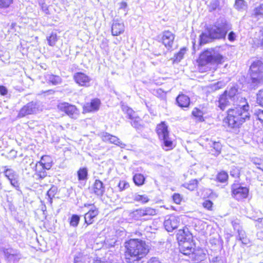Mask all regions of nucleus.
I'll return each instance as SVG.
<instances>
[{"label":"nucleus","instance_id":"nucleus-32","mask_svg":"<svg viewBox=\"0 0 263 263\" xmlns=\"http://www.w3.org/2000/svg\"><path fill=\"white\" fill-rule=\"evenodd\" d=\"M78 179L79 181H86L88 179V169L85 167L79 168L77 171Z\"/></svg>","mask_w":263,"mask_h":263},{"label":"nucleus","instance_id":"nucleus-22","mask_svg":"<svg viewBox=\"0 0 263 263\" xmlns=\"http://www.w3.org/2000/svg\"><path fill=\"white\" fill-rule=\"evenodd\" d=\"M58 193V187L52 185L50 188L47 191L44 199L40 197L41 201L43 203H47L51 205L52 204V199L55 197Z\"/></svg>","mask_w":263,"mask_h":263},{"label":"nucleus","instance_id":"nucleus-2","mask_svg":"<svg viewBox=\"0 0 263 263\" xmlns=\"http://www.w3.org/2000/svg\"><path fill=\"white\" fill-rule=\"evenodd\" d=\"M250 105L245 98H241L236 105L230 108L223 119L224 122L230 128H239L250 119Z\"/></svg>","mask_w":263,"mask_h":263},{"label":"nucleus","instance_id":"nucleus-49","mask_svg":"<svg viewBox=\"0 0 263 263\" xmlns=\"http://www.w3.org/2000/svg\"><path fill=\"white\" fill-rule=\"evenodd\" d=\"M255 116L256 117L257 120L261 123L263 126V110L259 109L255 113Z\"/></svg>","mask_w":263,"mask_h":263},{"label":"nucleus","instance_id":"nucleus-38","mask_svg":"<svg viewBox=\"0 0 263 263\" xmlns=\"http://www.w3.org/2000/svg\"><path fill=\"white\" fill-rule=\"evenodd\" d=\"M237 89L232 87L229 90H225L223 92L224 94H226V96L229 99V100L234 99L235 97L238 93Z\"/></svg>","mask_w":263,"mask_h":263},{"label":"nucleus","instance_id":"nucleus-24","mask_svg":"<svg viewBox=\"0 0 263 263\" xmlns=\"http://www.w3.org/2000/svg\"><path fill=\"white\" fill-rule=\"evenodd\" d=\"M229 178L228 173L227 171L221 170L217 173L214 180L217 183L227 185Z\"/></svg>","mask_w":263,"mask_h":263},{"label":"nucleus","instance_id":"nucleus-47","mask_svg":"<svg viewBox=\"0 0 263 263\" xmlns=\"http://www.w3.org/2000/svg\"><path fill=\"white\" fill-rule=\"evenodd\" d=\"M203 207L208 211H212L213 207V202L209 199L204 200L202 203Z\"/></svg>","mask_w":263,"mask_h":263},{"label":"nucleus","instance_id":"nucleus-51","mask_svg":"<svg viewBox=\"0 0 263 263\" xmlns=\"http://www.w3.org/2000/svg\"><path fill=\"white\" fill-rule=\"evenodd\" d=\"M236 35L233 31H230L228 34V39L230 42H234L236 40Z\"/></svg>","mask_w":263,"mask_h":263},{"label":"nucleus","instance_id":"nucleus-20","mask_svg":"<svg viewBox=\"0 0 263 263\" xmlns=\"http://www.w3.org/2000/svg\"><path fill=\"white\" fill-rule=\"evenodd\" d=\"M176 104L181 108H189L191 104L190 97L183 93L180 92L176 98Z\"/></svg>","mask_w":263,"mask_h":263},{"label":"nucleus","instance_id":"nucleus-35","mask_svg":"<svg viewBox=\"0 0 263 263\" xmlns=\"http://www.w3.org/2000/svg\"><path fill=\"white\" fill-rule=\"evenodd\" d=\"M222 148V145L219 142H214L211 148V152L215 156L218 155Z\"/></svg>","mask_w":263,"mask_h":263},{"label":"nucleus","instance_id":"nucleus-23","mask_svg":"<svg viewBox=\"0 0 263 263\" xmlns=\"http://www.w3.org/2000/svg\"><path fill=\"white\" fill-rule=\"evenodd\" d=\"M203 107H194L192 111L191 115L194 119L197 122H203L205 121V117L204 116L205 112L203 110Z\"/></svg>","mask_w":263,"mask_h":263},{"label":"nucleus","instance_id":"nucleus-25","mask_svg":"<svg viewBox=\"0 0 263 263\" xmlns=\"http://www.w3.org/2000/svg\"><path fill=\"white\" fill-rule=\"evenodd\" d=\"M155 130L159 139L169 135L168 126L165 121H162L157 124Z\"/></svg>","mask_w":263,"mask_h":263},{"label":"nucleus","instance_id":"nucleus-31","mask_svg":"<svg viewBox=\"0 0 263 263\" xmlns=\"http://www.w3.org/2000/svg\"><path fill=\"white\" fill-rule=\"evenodd\" d=\"M199 181L196 179L191 180L189 182L182 184V186L190 191H194L198 187Z\"/></svg>","mask_w":263,"mask_h":263},{"label":"nucleus","instance_id":"nucleus-60","mask_svg":"<svg viewBox=\"0 0 263 263\" xmlns=\"http://www.w3.org/2000/svg\"><path fill=\"white\" fill-rule=\"evenodd\" d=\"M75 263H78L77 262H76Z\"/></svg>","mask_w":263,"mask_h":263},{"label":"nucleus","instance_id":"nucleus-56","mask_svg":"<svg viewBox=\"0 0 263 263\" xmlns=\"http://www.w3.org/2000/svg\"><path fill=\"white\" fill-rule=\"evenodd\" d=\"M4 252L5 253V256L7 258H9L10 256H13L14 255L13 254H11L8 253V249L5 250L4 251Z\"/></svg>","mask_w":263,"mask_h":263},{"label":"nucleus","instance_id":"nucleus-17","mask_svg":"<svg viewBox=\"0 0 263 263\" xmlns=\"http://www.w3.org/2000/svg\"><path fill=\"white\" fill-rule=\"evenodd\" d=\"M101 105V101L98 98L91 100L90 102L86 103L82 107L83 113L87 114L99 110Z\"/></svg>","mask_w":263,"mask_h":263},{"label":"nucleus","instance_id":"nucleus-58","mask_svg":"<svg viewBox=\"0 0 263 263\" xmlns=\"http://www.w3.org/2000/svg\"><path fill=\"white\" fill-rule=\"evenodd\" d=\"M161 92H162V93H163V92H164V91H162L161 89H157V93H161Z\"/></svg>","mask_w":263,"mask_h":263},{"label":"nucleus","instance_id":"nucleus-19","mask_svg":"<svg viewBox=\"0 0 263 263\" xmlns=\"http://www.w3.org/2000/svg\"><path fill=\"white\" fill-rule=\"evenodd\" d=\"M5 176L9 180L12 186L17 190H20V183L17 179L16 174L12 169L6 168L4 171Z\"/></svg>","mask_w":263,"mask_h":263},{"label":"nucleus","instance_id":"nucleus-30","mask_svg":"<svg viewBox=\"0 0 263 263\" xmlns=\"http://www.w3.org/2000/svg\"><path fill=\"white\" fill-rule=\"evenodd\" d=\"M223 93L221 94L218 99V107L222 110H224L229 105V99Z\"/></svg>","mask_w":263,"mask_h":263},{"label":"nucleus","instance_id":"nucleus-4","mask_svg":"<svg viewBox=\"0 0 263 263\" xmlns=\"http://www.w3.org/2000/svg\"><path fill=\"white\" fill-rule=\"evenodd\" d=\"M228 24L226 22L215 23L212 26L207 27L208 33L202 32L199 36V44H205L212 41L221 40L226 38L228 32Z\"/></svg>","mask_w":263,"mask_h":263},{"label":"nucleus","instance_id":"nucleus-37","mask_svg":"<svg viewBox=\"0 0 263 263\" xmlns=\"http://www.w3.org/2000/svg\"><path fill=\"white\" fill-rule=\"evenodd\" d=\"M173 202L177 205H180L184 200L183 196L179 193H175L172 196Z\"/></svg>","mask_w":263,"mask_h":263},{"label":"nucleus","instance_id":"nucleus-54","mask_svg":"<svg viewBox=\"0 0 263 263\" xmlns=\"http://www.w3.org/2000/svg\"><path fill=\"white\" fill-rule=\"evenodd\" d=\"M146 263H161L160 260L156 257L151 258Z\"/></svg>","mask_w":263,"mask_h":263},{"label":"nucleus","instance_id":"nucleus-55","mask_svg":"<svg viewBox=\"0 0 263 263\" xmlns=\"http://www.w3.org/2000/svg\"><path fill=\"white\" fill-rule=\"evenodd\" d=\"M258 226L261 227L263 226V218H259L256 220Z\"/></svg>","mask_w":263,"mask_h":263},{"label":"nucleus","instance_id":"nucleus-7","mask_svg":"<svg viewBox=\"0 0 263 263\" xmlns=\"http://www.w3.org/2000/svg\"><path fill=\"white\" fill-rule=\"evenodd\" d=\"M53 161L51 157L45 155L41 157L39 161L36 164L35 169V175L40 179H43L47 176L46 171L51 168Z\"/></svg>","mask_w":263,"mask_h":263},{"label":"nucleus","instance_id":"nucleus-29","mask_svg":"<svg viewBox=\"0 0 263 263\" xmlns=\"http://www.w3.org/2000/svg\"><path fill=\"white\" fill-rule=\"evenodd\" d=\"M160 139L163 141L162 146L166 147L165 151H171L175 147V145L174 144L173 141L169 137V135L161 137Z\"/></svg>","mask_w":263,"mask_h":263},{"label":"nucleus","instance_id":"nucleus-48","mask_svg":"<svg viewBox=\"0 0 263 263\" xmlns=\"http://www.w3.org/2000/svg\"><path fill=\"white\" fill-rule=\"evenodd\" d=\"M245 2L244 0H235V7L237 10H240L242 9L245 6Z\"/></svg>","mask_w":263,"mask_h":263},{"label":"nucleus","instance_id":"nucleus-18","mask_svg":"<svg viewBox=\"0 0 263 263\" xmlns=\"http://www.w3.org/2000/svg\"><path fill=\"white\" fill-rule=\"evenodd\" d=\"M91 193L97 197H101L105 193V186L100 179H96L91 187Z\"/></svg>","mask_w":263,"mask_h":263},{"label":"nucleus","instance_id":"nucleus-42","mask_svg":"<svg viewBox=\"0 0 263 263\" xmlns=\"http://www.w3.org/2000/svg\"><path fill=\"white\" fill-rule=\"evenodd\" d=\"M14 0H0V9H7L13 4Z\"/></svg>","mask_w":263,"mask_h":263},{"label":"nucleus","instance_id":"nucleus-28","mask_svg":"<svg viewBox=\"0 0 263 263\" xmlns=\"http://www.w3.org/2000/svg\"><path fill=\"white\" fill-rule=\"evenodd\" d=\"M46 82L49 85H57L62 82V79L58 75L49 74L46 77Z\"/></svg>","mask_w":263,"mask_h":263},{"label":"nucleus","instance_id":"nucleus-14","mask_svg":"<svg viewBox=\"0 0 263 263\" xmlns=\"http://www.w3.org/2000/svg\"><path fill=\"white\" fill-rule=\"evenodd\" d=\"M175 38V34L169 30L162 32L160 42L167 49L172 48Z\"/></svg>","mask_w":263,"mask_h":263},{"label":"nucleus","instance_id":"nucleus-27","mask_svg":"<svg viewBox=\"0 0 263 263\" xmlns=\"http://www.w3.org/2000/svg\"><path fill=\"white\" fill-rule=\"evenodd\" d=\"M103 140L107 141L110 143L123 147L125 144L123 143L120 139L116 136L110 135L108 133H106L103 136Z\"/></svg>","mask_w":263,"mask_h":263},{"label":"nucleus","instance_id":"nucleus-8","mask_svg":"<svg viewBox=\"0 0 263 263\" xmlns=\"http://www.w3.org/2000/svg\"><path fill=\"white\" fill-rule=\"evenodd\" d=\"M231 193L233 198L237 201H241L248 198L249 189L236 182L231 185Z\"/></svg>","mask_w":263,"mask_h":263},{"label":"nucleus","instance_id":"nucleus-43","mask_svg":"<svg viewBox=\"0 0 263 263\" xmlns=\"http://www.w3.org/2000/svg\"><path fill=\"white\" fill-rule=\"evenodd\" d=\"M129 183L125 180H120L118 184V187L120 192H122L129 187Z\"/></svg>","mask_w":263,"mask_h":263},{"label":"nucleus","instance_id":"nucleus-13","mask_svg":"<svg viewBox=\"0 0 263 263\" xmlns=\"http://www.w3.org/2000/svg\"><path fill=\"white\" fill-rule=\"evenodd\" d=\"M39 110L37 103L33 101H31L24 105L20 109L17 117L22 118L26 116L32 115Z\"/></svg>","mask_w":263,"mask_h":263},{"label":"nucleus","instance_id":"nucleus-5","mask_svg":"<svg viewBox=\"0 0 263 263\" xmlns=\"http://www.w3.org/2000/svg\"><path fill=\"white\" fill-rule=\"evenodd\" d=\"M178 248L181 253L189 256L193 260L198 259L202 251L201 248L197 247L196 243L193 238L178 245Z\"/></svg>","mask_w":263,"mask_h":263},{"label":"nucleus","instance_id":"nucleus-10","mask_svg":"<svg viewBox=\"0 0 263 263\" xmlns=\"http://www.w3.org/2000/svg\"><path fill=\"white\" fill-rule=\"evenodd\" d=\"M158 214L157 209L151 206H146L136 209L132 212V217L135 219H139L142 217L151 218L156 216Z\"/></svg>","mask_w":263,"mask_h":263},{"label":"nucleus","instance_id":"nucleus-21","mask_svg":"<svg viewBox=\"0 0 263 263\" xmlns=\"http://www.w3.org/2000/svg\"><path fill=\"white\" fill-rule=\"evenodd\" d=\"M125 31V26L123 23L118 20L114 21L111 26V33L113 36H119Z\"/></svg>","mask_w":263,"mask_h":263},{"label":"nucleus","instance_id":"nucleus-46","mask_svg":"<svg viewBox=\"0 0 263 263\" xmlns=\"http://www.w3.org/2000/svg\"><path fill=\"white\" fill-rule=\"evenodd\" d=\"M253 163L256 166L257 168L263 172V159L260 158H255L253 160Z\"/></svg>","mask_w":263,"mask_h":263},{"label":"nucleus","instance_id":"nucleus-33","mask_svg":"<svg viewBox=\"0 0 263 263\" xmlns=\"http://www.w3.org/2000/svg\"><path fill=\"white\" fill-rule=\"evenodd\" d=\"M133 180L136 185L141 186L145 183V177L141 173H136L133 176Z\"/></svg>","mask_w":263,"mask_h":263},{"label":"nucleus","instance_id":"nucleus-3","mask_svg":"<svg viewBox=\"0 0 263 263\" xmlns=\"http://www.w3.org/2000/svg\"><path fill=\"white\" fill-rule=\"evenodd\" d=\"M225 60V57L220 53L216 52L214 48H206L199 53L196 63L199 71L202 73L211 71V65H221Z\"/></svg>","mask_w":263,"mask_h":263},{"label":"nucleus","instance_id":"nucleus-53","mask_svg":"<svg viewBox=\"0 0 263 263\" xmlns=\"http://www.w3.org/2000/svg\"><path fill=\"white\" fill-rule=\"evenodd\" d=\"M160 208H163L167 210H172L174 211H177L176 208L173 205H170L169 206H166L165 205H161Z\"/></svg>","mask_w":263,"mask_h":263},{"label":"nucleus","instance_id":"nucleus-15","mask_svg":"<svg viewBox=\"0 0 263 263\" xmlns=\"http://www.w3.org/2000/svg\"><path fill=\"white\" fill-rule=\"evenodd\" d=\"M179 217L173 215H170L169 217L164 221V227L168 232H172L179 226Z\"/></svg>","mask_w":263,"mask_h":263},{"label":"nucleus","instance_id":"nucleus-26","mask_svg":"<svg viewBox=\"0 0 263 263\" xmlns=\"http://www.w3.org/2000/svg\"><path fill=\"white\" fill-rule=\"evenodd\" d=\"M124 114L126 115L127 118L133 121L134 123H138L139 117L137 115L135 111L131 108L125 106L122 108Z\"/></svg>","mask_w":263,"mask_h":263},{"label":"nucleus","instance_id":"nucleus-9","mask_svg":"<svg viewBox=\"0 0 263 263\" xmlns=\"http://www.w3.org/2000/svg\"><path fill=\"white\" fill-rule=\"evenodd\" d=\"M58 111L63 112L72 119H77L80 116V112L77 107L68 102H63L57 105Z\"/></svg>","mask_w":263,"mask_h":263},{"label":"nucleus","instance_id":"nucleus-16","mask_svg":"<svg viewBox=\"0 0 263 263\" xmlns=\"http://www.w3.org/2000/svg\"><path fill=\"white\" fill-rule=\"evenodd\" d=\"M176 237L178 245L193 238L192 233L186 226H184L178 230L176 234Z\"/></svg>","mask_w":263,"mask_h":263},{"label":"nucleus","instance_id":"nucleus-11","mask_svg":"<svg viewBox=\"0 0 263 263\" xmlns=\"http://www.w3.org/2000/svg\"><path fill=\"white\" fill-rule=\"evenodd\" d=\"M84 206L87 208L90 206L93 207V208L89 209L84 215V223H86L87 226H89L94 223L95 220L97 219L100 213L99 210L95 206L93 203H85Z\"/></svg>","mask_w":263,"mask_h":263},{"label":"nucleus","instance_id":"nucleus-36","mask_svg":"<svg viewBox=\"0 0 263 263\" xmlns=\"http://www.w3.org/2000/svg\"><path fill=\"white\" fill-rule=\"evenodd\" d=\"M80 220V216L77 214H72L69 219V223L70 226L77 227Z\"/></svg>","mask_w":263,"mask_h":263},{"label":"nucleus","instance_id":"nucleus-41","mask_svg":"<svg viewBox=\"0 0 263 263\" xmlns=\"http://www.w3.org/2000/svg\"><path fill=\"white\" fill-rule=\"evenodd\" d=\"M58 38L56 33L52 32L47 38L48 43L49 46H54L58 41Z\"/></svg>","mask_w":263,"mask_h":263},{"label":"nucleus","instance_id":"nucleus-50","mask_svg":"<svg viewBox=\"0 0 263 263\" xmlns=\"http://www.w3.org/2000/svg\"><path fill=\"white\" fill-rule=\"evenodd\" d=\"M119 10H123L125 11V13H126L127 10V4L125 2H121L119 4Z\"/></svg>","mask_w":263,"mask_h":263},{"label":"nucleus","instance_id":"nucleus-6","mask_svg":"<svg viewBox=\"0 0 263 263\" xmlns=\"http://www.w3.org/2000/svg\"><path fill=\"white\" fill-rule=\"evenodd\" d=\"M249 73L251 83L258 85L263 81V62L260 60L253 61L249 68Z\"/></svg>","mask_w":263,"mask_h":263},{"label":"nucleus","instance_id":"nucleus-45","mask_svg":"<svg viewBox=\"0 0 263 263\" xmlns=\"http://www.w3.org/2000/svg\"><path fill=\"white\" fill-rule=\"evenodd\" d=\"M256 102L259 106L263 107V88L260 89L257 93Z\"/></svg>","mask_w":263,"mask_h":263},{"label":"nucleus","instance_id":"nucleus-39","mask_svg":"<svg viewBox=\"0 0 263 263\" xmlns=\"http://www.w3.org/2000/svg\"><path fill=\"white\" fill-rule=\"evenodd\" d=\"M208 8L210 12L220 9V0H213L209 4Z\"/></svg>","mask_w":263,"mask_h":263},{"label":"nucleus","instance_id":"nucleus-52","mask_svg":"<svg viewBox=\"0 0 263 263\" xmlns=\"http://www.w3.org/2000/svg\"><path fill=\"white\" fill-rule=\"evenodd\" d=\"M8 90L4 85H0V95L1 96H5L7 94Z\"/></svg>","mask_w":263,"mask_h":263},{"label":"nucleus","instance_id":"nucleus-1","mask_svg":"<svg viewBox=\"0 0 263 263\" xmlns=\"http://www.w3.org/2000/svg\"><path fill=\"white\" fill-rule=\"evenodd\" d=\"M123 247V259L125 263H143L149 252L146 242L139 238L126 240Z\"/></svg>","mask_w":263,"mask_h":263},{"label":"nucleus","instance_id":"nucleus-57","mask_svg":"<svg viewBox=\"0 0 263 263\" xmlns=\"http://www.w3.org/2000/svg\"><path fill=\"white\" fill-rule=\"evenodd\" d=\"M239 240L243 243H245V244H247L248 242H249V240L246 238H243V237H240V239Z\"/></svg>","mask_w":263,"mask_h":263},{"label":"nucleus","instance_id":"nucleus-12","mask_svg":"<svg viewBox=\"0 0 263 263\" xmlns=\"http://www.w3.org/2000/svg\"><path fill=\"white\" fill-rule=\"evenodd\" d=\"M73 79L78 86L84 87H90L92 81L88 74L82 71L76 72L73 76Z\"/></svg>","mask_w":263,"mask_h":263},{"label":"nucleus","instance_id":"nucleus-34","mask_svg":"<svg viewBox=\"0 0 263 263\" xmlns=\"http://www.w3.org/2000/svg\"><path fill=\"white\" fill-rule=\"evenodd\" d=\"M134 201L141 203V204H146L149 201L148 196L145 194H137L135 196Z\"/></svg>","mask_w":263,"mask_h":263},{"label":"nucleus","instance_id":"nucleus-44","mask_svg":"<svg viewBox=\"0 0 263 263\" xmlns=\"http://www.w3.org/2000/svg\"><path fill=\"white\" fill-rule=\"evenodd\" d=\"M186 50L187 49L186 47L181 48L179 51L175 54V59L178 61L182 59L186 51Z\"/></svg>","mask_w":263,"mask_h":263},{"label":"nucleus","instance_id":"nucleus-40","mask_svg":"<svg viewBox=\"0 0 263 263\" xmlns=\"http://www.w3.org/2000/svg\"><path fill=\"white\" fill-rule=\"evenodd\" d=\"M253 15L255 17H263V4H260L254 8Z\"/></svg>","mask_w":263,"mask_h":263},{"label":"nucleus","instance_id":"nucleus-59","mask_svg":"<svg viewBox=\"0 0 263 263\" xmlns=\"http://www.w3.org/2000/svg\"><path fill=\"white\" fill-rule=\"evenodd\" d=\"M260 33H261V34L262 36V43H263V28L260 30Z\"/></svg>","mask_w":263,"mask_h":263}]
</instances>
